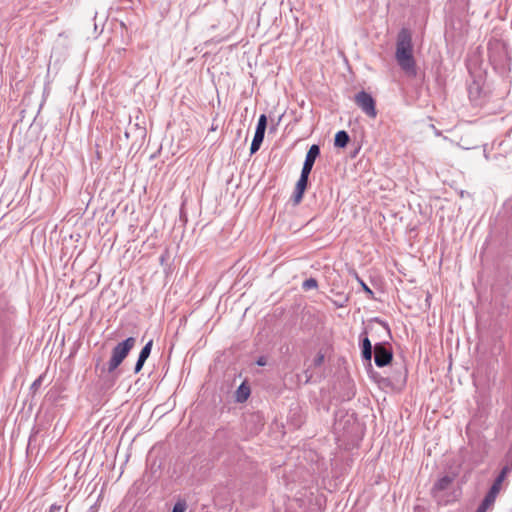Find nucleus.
<instances>
[{"instance_id":"nucleus-1","label":"nucleus","mask_w":512,"mask_h":512,"mask_svg":"<svg viewBox=\"0 0 512 512\" xmlns=\"http://www.w3.org/2000/svg\"><path fill=\"white\" fill-rule=\"evenodd\" d=\"M395 58L402 70L410 76L416 75L412 37L407 29H402L397 37Z\"/></svg>"},{"instance_id":"nucleus-2","label":"nucleus","mask_w":512,"mask_h":512,"mask_svg":"<svg viewBox=\"0 0 512 512\" xmlns=\"http://www.w3.org/2000/svg\"><path fill=\"white\" fill-rule=\"evenodd\" d=\"M134 345L135 338L128 337L113 348L111 358L108 362L109 372L114 371L123 362Z\"/></svg>"},{"instance_id":"nucleus-3","label":"nucleus","mask_w":512,"mask_h":512,"mask_svg":"<svg viewBox=\"0 0 512 512\" xmlns=\"http://www.w3.org/2000/svg\"><path fill=\"white\" fill-rule=\"evenodd\" d=\"M510 471V466L506 465L505 467H503L502 471L500 472L494 484L492 485L490 491L485 496L482 504L479 506L477 512H486V510L494 503L496 496L500 491L502 482L504 481L505 477Z\"/></svg>"},{"instance_id":"nucleus-4","label":"nucleus","mask_w":512,"mask_h":512,"mask_svg":"<svg viewBox=\"0 0 512 512\" xmlns=\"http://www.w3.org/2000/svg\"><path fill=\"white\" fill-rule=\"evenodd\" d=\"M356 104L361 108V110L370 118H375L377 116V111L375 108V101L370 94L365 91H361L355 96Z\"/></svg>"},{"instance_id":"nucleus-5","label":"nucleus","mask_w":512,"mask_h":512,"mask_svg":"<svg viewBox=\"0 0 512 512\" xmlns=\"http://www.w3.org/2000/svg\"><path fill=\"white\" fill-rule=\"evenodd\" d=\"M320 149L317 145H312L305 157V161L302 167L301 176L309 177V174L313 168L316 158L319 156Z\"/></svg>"},{"instance_id":"nucleus-6","label":"nucleus","mask_w":512,"mask_h":512,"mask_svg":"<svg viewBox=\"0 0 512 512\" xmlns=\"http://www.w3.org/2000/svg\"><path fill=\"white\" fill-rule=\"evenodd\" d=\"M375 364L379 367H384L392 360V353L382 345H376L374 348Z\"/></svg>"},{"instance_id":"nucleus-7","label":"nucleus","mask_w":512,"mask_h":512,"mask_svg":"<svg viewBox=\"0 0 512 512\" xmlns=\"http://www.w3.org/2000/svg\"><path fill=\"white\" fill-rule=\"evenodd\" d=\"M307 182H308V177H304V176L300 175V178L296 183V187H295V191H294V195H293L294 205H298L301 202V200L303 198V194L307 187Z\"/></svg>"},{"instance_id":"nucleus-8","label":"nucleus","mask_w":512,"mask_h":512,"mask_svg":"<svg viewBox=\"0 0 512 512\" xmlns=\"http://www.w3.org/2000/svg\"><path fill=\"white\" fill-rule=\"evenodd\" d=\"M348 142H349V135L347 134L346 131L341 130L336 133L335 140H334L335 146L344 148L348 144Z\"/></svg>"},{"instance_id":"nucleus-9","label":"nucleus","mask_w":512,"mask_h":512,"mask_svg":"<svg viewBox=\"0 0 512 512\" xmlns=\"http://www.w3.org/2000/svg\"><path fill=\"white\" fill-rule=\"evenodd\" d=\"M362 355L365 360H371L372 358V345L370 340L366 337L363 340Z\"/></svg>"},{"instance_id":"nucleus-10","label":"nucleus","mask_w":512,"mask_h":512,"mask_svg":"<svg viewBox=\"0 0 512 512\" xmlns=\"http://www.w3.org/2000/svg\"><path fill=\"white\" fill-rule=\"evenodd\" d=\"M451 482H452L451 477H449V476L442 477L441 479H439L436 482L435 488L438 490H444L450 485Z\"/></svg>"},{"instance_id":"nucleus-11","label":"nucleus","mask_w":512,"mask_h":512,"mask_svg":"<svg viewBox=\"0 0 512 512\" xmlns=\"http://www.w3.org/2000/svg\"><path fill=\"white\" fill-rule=\"evenodd\" d=\"M266 126H267V117H266L265 114H261L259 116L258 123H257L255 131L265 133Z\"/></svg>"},{"instance_id":"nucleus-12","label":"nucleus","mask_w":512,"mask_h":512,"mask_svg":"<svg viewBox=\"0 0 512 512\" xmlns=\"http://www.w3.org/2000/svg\"><path fill=\"white\" fill-rule=\"evenodd\" d=\"M151 349H152V341L150 340L148 343H146V345L142 348L140 354H139V358H142L143 360H147V358L149 357L150 353H151Z\"/></svg>"},{"instance_id":"nucleus-13","label":"nucleus","mask_w":512,"mask_h":512,"mask_svg":"<svg viewBox=\"0 0 512 512\" xmlns=\"http://www.w3.org/2000/svg\"><path fill=\"white\" fill-rule=\"evenodd\" d=\"M248 396H249V389L247 387H245L244 385H241L237 392V399L239 401H244L248 398Z\"/></svg>"},{"instance_id":"nucleus-14","label":"nucleus","mask_w":512,"mask_h":512,"mask_svg":"<svg viewBox=\"0 0 512 512\" xmlns=\"http://www.w3.org/2000/svg\"><path fill=\"white\" fill-rule=\"evenodd\" d=\"M316 287H317V282L313 278L307 279L303 282V288L306 290L314 289Z\"/></svg>"},{"instance_id":"nucleus-15","label":"nucleus","mask_w":512,"mask_h":512,"mask_svg":"<svg viewBox=\"0 0 512 512\" xmlns=\"http://www.w3.org/2000/svg\"><path fill=\"white\" fill-rule=\"evenodd\" d=\"M186 511V505L185 503H182V502H177L174 507H173V510L172 512H185Z\"/></svg>"},{"instance_id":"nucleus-16","label":"nucleus","mask_w":512,"mask_h":512,"mask_svg":"<svg viewBox=\"0 0 512 512\" xmlns=\"http://www.w3.org/2000/svg\"><path fill=\"white\" fill-rule=\"evenodd\" d=\"M261 144L262 143H260V142H256V141L252 140V143H251V146H250L251 154H254L255 152H257L259 150Z\"/></svg>"},{"instance_id":"nucleus-17","label":"nucleus","mask_w":512,"mask_h":512,"mask_svg":"<svg viewBox=\"0 0 512 512\" xmlns=\"http://www.w3.org/2000/svg\"><path fill=\"white\" fill-rule=\"evenodd\" d=\"M264 135H265V133H263V132L255 131V134H254V137H253V141L262 143L263 139H264Z\"/></svg>"},{"instance_id":"nucleus-18","label":"nucleus","mask_w":512,"mask_h":512,"mask_svg":"<svg viewBox=\"0 0 512 512\" xmlns=\"http://www.w3.org/2000/svg\"><path fill=\"white\" fill-rule=\"evenodd\" d=\"M144 363H145V360H143L142 358H139V357H138V360H137V362H136L135 369H134V370H135V373H138V372H140V371H141V369H142V367H143Z\"/></svg>"},{"instance_id":"nucleus-19","label":"nucleus","mask_w":512,"mask_h":512,"mask_svg":"<svg viewBox=\"0 0 512 512\" xmlns=\"http://www.w3.org/2000/svg\"><path fill=\"white\" fill-rule=\"evenodd\" d=\"M324 361V355L319 353L316 358L314 359V363L316 366H320Z\"/></svg>"},{"instance_id":"nucleus-20","label":"nucleus","mask_w":512,"mask_h":512,"mask_svg":"<svg viewBox=\"0 0 512 512\" xmlns=\"http://www.w3.org/2000/svg\"><path fill=\"white\" fill-rule=\"evenodd\" d=\"M60 509H61V507H60V506H58V505H52V506L50 507V509H49V512H56V511H57V512H59V511H60Z\"/></svg>"},{"instance_id":"nucleus-21","label":"nucleus","mask_w":512,"mask_h":512,"mask_svg":"<svg viewBox=\"0 0 512 512\" xmlns=\"http://www.w3.org/2000/svg\"><path fill=\"white\" fill-rule=\"evenodd\" d=\"M257 364L259 366H264L266 364V359L264 357H261L257 360Z\"/></svg>"},{"instance_id":"nucleus-22","label":"nucleus","mask_w":512,"mask_h":512,"mask_svg":"<svg viewBox=\"0 0 512 512\" xmlns=\"http://www.w3.org/2000/svg\"><path fill=\"white\" fill-rule=\"evenodd\" d=\"M364 290L368 291L369 293H371L370 289L364 285Z\"/></svg>"}]
</instances>
